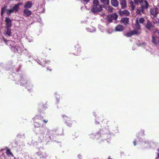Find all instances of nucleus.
Wrapping results in <instances>:
<instances>
[{
	"label": "nucleus",
	"mask_w": 159,
	"mask_h": 159,
	"mask_svg": "<svg viewBox=\"0 0 159 159\" xmlns=\"http://www.w3.org/2000/svg\"><path fill=\"white\" fill-rule=\"evenodd\" d=\"M21 80H22V81H23V80H24V79H22Z\"/></svg>",
	"instance_id": "44"
},
{
	"label": "nucleus",
	"mask_w": 159,
	"mask_h": 159,
	"mask_svg": "<svg viewBox=\"0 0 159 159\" xmlns=\"http://www.w3.org/2000/svg\"><path fill=\"white\" fill-rule=\"evenodd\" d=\"M139 33L140 32H139L137 30H133L132 31L126 33L125 34V35L127 37H131L134 35H139Z\"/></svg>",
	"instance_id": "8"
},
{
	"label": "nucleus",
	"mask_w": 159,
	"mask_h": 159,
	"mask_svg": "<svg viewBox=\"0 0 159 159\" xmlns=\"http://www.w3.org/2000/svg\"><path fill=\"white\" fill-rule=\"evenodd\" d=\"M47 134L48 135L47 138H46V137H43V139L46 141H48L49 139H51V136H50V135L52 137H55L57 135V134L56 130H48L47 131Z\"/></svg>",
	"instance_id": "5"
},
{
	"label": "nucleus",
	"mask_w": 159,
	"mask_h": 159,
	"mask_svg": "<svg viewBox=\"0 0 159 159\" xmlns=\"http://www.w3.org/2000/svg\"><path fill=\"white\" fill-rule=\"evenodd\" d=\"M133 143L134 146L136 145V141H134L133 142Z\"/></svg>",
	"instance_id": "34"
},
{
	"label": "nucleus",
	"mask_w": 159,
	"mask_h": 159,
	"mask_svg": "<svg viewBox=\"0 0 159 159\" xmlns=\"http://www.w3.org/2000/svg\"><path fill=\"white\" fill-rule=\"evenodd\" d=\"M47 70H49L50 71H51L52 70L51 69H50L49 68H47Z\"/></svg>",
	"instance_id": "37"
},
{
	"label": "nucleus",
	"mask_w": 159,
	"mask_h": 159,
	"mask_svg": "<svg viewBox=\"0 0 159 159\" xmlns=\"http://www.w3.org/2000/svg\"><path fill=\"white\" fill-rule=\"evenodd\" d=\"M118 16L117 14L114 13L112 14L107 15V20L109 23H111L112 22L113 20H116L118 18Z\"/></svg>",
	"instance_id": "6"
},
{
	"label": "nucleus",
	"mask_w": 159,
	"mask_h": 159,
	"mask_svg": "<svg viewBox=\"0 0 159 159\" xmlns=\"http://www.w3.org/2000/svg\"><path fill=\"white\" fill-rule=\"evenodd\" d=\"M135 25L136 30H137L139 32H140L139 34H140L141 33V26L139 23V22L137 20L136 21V23Z\"/></svg>",
	"instance_id": "13"
},
{
	"label": "nucleus",
	"mask_w": 159,
	"mask_h": 159,
	"mask_svg": "<svg viewBox=\"0 0 159 159\" xmlns=\"http://www.w3.org/2000/svg\"><path fill=\"white\" fill-rule=\"evenodd\" d=\"M47 108V107H46L45 108H44V109H46V108Z\"/></svg>",
	"instance_id": "43"
},
{
	"label": "nucleus",
	"mask_w": 159,
	"mask_h": 159,
	"mask_svg": "<svg viewBox=\"0 0 159 159\" xmlns=\"http://www.w3.org/2000/svg\"><path fill=\"white\" fill-rule=\"evenodd\" d=\"M150 14L154 17H156L157 15L159 13V10L157 7L151 8L149 10Z\"/></svg>",
	"instance_id": "7"
},
{
	"label": "nucleus",
	"mask_w": 159,
	"mask_h": 159,
	"mask_svg": "<svg viewBox=\"0 0 159 159\" xmlns=\"http://www.w3.org/2000/svg\"><path fill=\"white\" fill-rule=\"evenodd\" d=\"M40 62V64H41V65L44 66H46V64L47 63V61H46L44 59H42Z\"/></svg>",
	"instance_id": "25"
},
{
	"label": "nucleus",
	"mask_w": 159,
	"mask_h": 159,
	"mask_svg": "<svg viewBox=\"0 0 159 159\" xmlns=\"http://www.w3.org/2000/svg\"><path fill=\"white\" fill-rule=\"evenodd\" d=\"M122 14L126 16H129L130 15L129 12L127 10H125L122 11Z\"/></svg>",
	"instance_id": "27"
},
{
	"label": "nucleus",
	"mask_w": 159,
	"mask_h": 159,
	"mask_svg": "<svg viewBox=\"0 0 159 159\" xmlns=\"http://www.w3.org/2000/svg\"><path fill=\"white\" fill-rule=\"evenodd\" d=\"M6 154L7 155V156L10 157L11 156L13 157V155L11 152V151L10 150L8 149V148L7 147L6 148Z\"/></svg>",
	"instance_id": "23"
},
{
	"label": "nucleus",
	"mask_w": 159,
	"mask_h": 159,
	"mask_svg": "<svg viewBox=\"0 0 159 159\" xmlns=\"http://www.w3.org/2000/svg\"><path fill=\"white\" fill-rule=\"evenodd\" d=\"M124 30V27L122 25H117L116 28V30L118 31H122Z\"/></svg>",
	"instance_id": "22"
},
{
	"label": "nucleus",
	"mask_w": 159,
	"mask_h": 159,
	"mask_svg": "<svg viewBox=\"0 0 159 159\" xmlns=\"http://www.w3.org/2000/svg\"><path fill=\"white\" fill-rule=\"evenodd\" d=\"M129 4H130V5H132V4H134V2L133 1H131L129 2Z\"/></svg>",
	"instance_id": "35"
},
{
	"label": "nucleus",
	"mask_w": 159,
	"mask_h": 159,
	"mask_svg": "<svg viewBox=\"0 0 159 159\" xmlns=\"http://www.w3.org/2000/svg\"><path fill=\"white\" fill-rule=\"evenodd\" d=\"M135 4L137 5L141 4V7H137L136 13L137 14L141 15V12L144 13V9H147L149 7V3L146 0H134Z\"/></svg>",
	"instance_id": "1"
},
{
	"label": "nucleus",
	"mask_w": 159,
	"mask_h": 159,
	"mask_svg": "<svg viewBox=\"0 0 159 159\" xmlns=\"http://www.w3.org/2000/svg\"><path fill=\"white\" fill-rule=\"evenodd\" d=\"M75 50H77V52H74V54L75 55H79L81 51L80 47L79 46L77 45V47H75Z\"/></svg>",
	"instance_id": "21"
},
{
	"label": "nucleus",
	"mask_w": 159,
	"mask_h": 159,
	"mask_svg": "<svg viewBox=\"0 0 159 159\" xmlns=\"http://www.w3.org/2000/svg\"><path fill=\"white\" fill-rule=\"evenodd\" d=\"M11 49L12 51L15 53H19L20 52V51H19V49H20V47H19L11 46Z\"/></svg>",
	"instance_id": "12"
},
{
	"label": "nucleus",
	"mask_w": 159,
	"mask_h": 159,
	"mask_svg": "<svg viewBox=\"0 0 159 159\" xmlns=\"http://www.w3.org/2000/svg\"><path fill=\"white\" fill-rule=\"evenodd\" d=\"M157 37L154 35H153L152 36V42L156 45H157L158 44H159V40H157Z\"/></svg>",
	"instance_id": "16"
},
{
	"label": "nucleus",
	"mask_w": 159,
	"mask_h": 159,
	"mask_svg": "<svg viewBox=\"0 0 159 159\" xmlns=\"http://www.w3.org/2000/svg\"><path fill=\"white\" fill-rule=\"evenodd\" d=\"M6 30L4 31V34L7 37H10L11 35V30L10 28H6Z\"/></svg>",
	"instance_id": "14"
},
{
	"label": "nucleus",
	"mask_w": 159,
	"mask_h": 159,
	"mask_svg": "<svg viewBox=\"0 0 159 159\" xmlns=\"http://www.w3.org/2000/svg\"><path fill=\"white\" fill-rule=\"evenodd\" d=\"M121 22L123 23L125 25H126L129 23V18H122L121 19Z\"/></svg>",
	"instance_id": "19"
},
{
	"label": "nucleus",
	"mask_w": 159,
	"mask_h": 159,
	"mask_svg": "<svg viewBox=\"0 0 159 159\" xmlns=\"http://www.w3.org/2000/svg\"><path fill=\"white\" fill-rule=\"evenodd\" d=\"M95 120V122L97 124H98L100 121L102 122L103 121V117L102 116H100L99 117L97 118Z\"/></svg>",
	"instance_id": "24"
},
{
	"label": "nucleus",
	"mask_w": 159,
	"mask_h": 159,
	"mask_svg": "<svg viewBox=\"0 0 159 159\" xmlns=\"http://www.w3.org/2000/svg\"><path fill=\"white\" fill-rule=\"evenodd\" d=\"M32 6V3L31 1H29L25 4L24 7L26 9L30 8Z\"/></svg>",
	"instance_id": "18"
},
{
	"label": "nucleus",
	"mask_w": 159,
	"mask_h": 159,
	"mask_svg": "<svg viewBox=\"0 0 159 159\" xmlns=\"http://www.w3.org/2000/svg\"><path fill=\"white\" fill-rule=\"evenodd\" d=\"M96 112H95L94 113V115L95 116L96 115V114H95Z\"/></svg>",
	"instance_id": "40"
},
{
	"label": "nucleus",
	"mask_w": 159,
	"mask_h": 159,
	"mask_svg": "<svg viewBox=\"0 0 159 159\" xmlns=\"http://www.w3.org/2000/svg\"><path fill=\"white\" fill-rule=\"evenodd\" d=\"M157 157H159V153H157Z\"/></svg>",
	"instance_id": "39"
},
{
	"label": "nucleus",
	"mask_w": 159,
	"mask_h": 159,
	"mask_svg": "<svg viewBox=\"0 0 159 159\" xmlns=\"http://www.w3.org/2000/svg\"><path fill=\"white\" fill-rule=\"evenodd\" d=\"M157 19L158 20V21L157 22V23L159 24V17L158 18H157Z\"/></svg>",
	"instance_id": "38"
},
{
	"label": "nucleus",
	"mask_w": 159,
	"mask_h": 159,
	"mask_svg": "<svg viewBox=\"0 0 159 159\" xmlns=\"http://www.w3.org/2000/svg\"><path fill=\"white\" fill-rule=\"evenodd\" d=\"M32 11L28 9H25L23 11L24 15L26 17L30 16L32 14Z\"/></svg>",
	"instance_id": "15"
},
{
	"label": "nucleus",
	"mask_w": 159,
	"mask_h": 159,
	"mask_svg": "<svg viewBox=\"0 0 159 159\" xmlns=\"http://www.w3.org/2000/svg\"><path fill=\"white\" fill-rule=\"evenodd\" d=\"M2 40L4 43L7 45V42L9 41V40L6 39L3 37H2Z\"/></svg>",
	"instance_id": "30"
},
{
	"label": "nucleus",
	"mask_w": 159,
	"mask_h": 159,
	"mask_svg": "<svg viewBox=\"0 0 159 159\" xmlns=\"http://www.w3.org/2000/svg\"><path fill=\"white\" fill-rule=\"evenodd\" d=\"M113 8L111 7H108V11L109 12H112L113 11Z\"/></svg>",
	"instance_id": "31"
},
{
	"label": "nucleus",
	"mask_w": 159,
	"mask_h": 159,
	"mask_svg": "<svg viewBox=\"0 0 159 159\" xmlns=\"http://www.w3.org/2000/svg\"><path fill=\"white\" fill-rule=\"evenodd\" d=\"M83 1L84 2H86V3L88 2H89V1L90 0H83Z\"/></svg>",
	"instance_id": "36"
},
{
	"label": "nucleus",
	"mask_w": 159,
	"mask_h": 159,
	"mask_svg": "<svg viewBox=\"0 0 159 159\" xmlns=\"http://www.w3.org/2000/svg\"><path fill=\"white\" fill-rule=\"evenodd\" d=\"M43 122H44L45 124H46V123L48 122V120H43Z\"/></svg>",
	"instance_id": "33"
},
{
	"label": "nucleus",
	"mask_w": 159,
	"mask_h": 159,
	"mask_svg": "<svg viewBox=\"0 0 159 159\" xmlns=\"http://www.w3.org/2000/svg\"><path fill=\"white\" fill-rule=\"evenodd\" d=\"M21 5V3H18L17 4H15L10 9H8L7 10V13L8 15H10L11 13L17 12L20 9V6Z\"/></svg>",
	"instance_id": "4"
},
{
	"label": "nucleus",
	"mask_w": 159,
	"mask_h": 159,
	"mask_svg": "<svg viewBox=\"0 0 159 159\" xmlns=\"http://www.w3.org/2000/svg\"><path fill=\"white\" fill-rule=\"evenodd\" d=\"M157 33L159 34V32H158Z\"/></svg>",
	"instance_id": "42"
},
{
	"label": "nucleus",
	"mask_w": 159,
	"mask_h": 159,
	"mask_svg": "<svg viewBox=\"0 0 159 159\" xmlns=\"http://www.w3.org/2000/svg\"><path fill=\"white\" fill-rule=\"evenodd\" d=\"M104 4H108L109 0H100Z\"/></svg>",
	"instance_id": "28"
},
{
	"label": "nucleus",
	"mask_w": 159,
	"mask_h": 159,
	"mask_svg": "<svg viewBox=\"0 0 159 159\" xmlns=\"http://www.w3.org/2000/svg\"><path fill=\"white\" fill-rule=\"evenodd\" d=\"M111 5L114 7H117L119 5V2L117 0H111Z\"/></svg>",
	"instance_id": "20"
},
{
	"label": "nucleus",
	"mask_w": 159,
	"mask_h": 159,
	"mask_svg": "<svg viewBox=\"0 0 159 159\" xmlns=\"http://www.w3.org/2000/svg\"><path fill=\"white\" fill-rule=\"evenodd\" d=\"M6 22V28H11L12 26V21L11 20L9 17H6L5 18Z\"/></svg>",
	"instance_id": "9"
},
{
	"label": "nucleus",
	"mask_w": 159,
	"mask_h": 159,
	"mask_svg": "<svg viewBox=\"0 0 159 159\" xmlns=\"http://www.w3.org/2000/svg\"><path fill=\"white\" fill-rule=\"evenodd\" d=\"M62 118L64 119L65 123L66 125L70 127H71L73 125H75L77 124V122L75 120H72L71 119L65 115H62Z\"/></svg>",
	"instance_id": "3"
},
{
	"label": "nucleus",
	"mask_w": 159,
	"mask_h": 159,
	"mask_svg": "<svg viewBox=\"0 0 159 159\" xmlns=\"http://www.w3.org/2000/svg\"><path fill=\"white\" fill-rule=\"evenodd\" d=\"M99 1L98 0H94L93 6L91 9V11L95 13L101 11L102 9V7L101 5H99Z\"/></svg>",
	"instance_id": "2"
},
{
	"label": "nucleus",
	"mask_w": 159,
	"mask_h": 159,
	"mask_svg": "<svg viewBox=\"0 0 159 159\" xmlns=\"http://www.w3.org/2000/svg\"><path fill=\"white\" fill-rule=\"evenodd\" d=\"M145 27L147 30L151 31L153 26L152 22L149 20H148L145 25Z\"/></svg>",
	"instance_id": "10"
},
{
	"label": "nucleus",
	"mask_w": 159,
	"mask_h": 159,
	"mask_svg": "<svg viewBox=\"0 0 159 159\" xmlns=\"http://www.w3.org/2000/svg\"><path fill=\"white\" fill-rule=\"evenodd\" d=\"M107 159H112V158H109Z\"/></svg>",
	"instance_id": "41"
},
{
	"label": "nucleus",
	"mask_w": 159,
	"mask_h": 159,
	"mask_svg": "<svg viewBox=\"0 0 159 159\" xmlns=\"http://www.w3.org/2000/svg\"><path fill=\"white\" fill-rule=\"evenodd\" d=\"M130 6L131 7L132 11H134L135 8V5H134V4H133L131 5H130Z\"/></svg>",
	"instance_id": "32"
},
{
	"label": "nucleus",
	"mask_w": 159,
	"mask_h": 159,
	"mask_svg": "<svg viewBox=\"0 0 159 159\" xmlns=\"http://www.w3.org/2000/svg\"><path fill=\"white\" fill-rule=\"evenodd\" d=\"M121 8L122 9L126 8L127 7L126 2L125 0H120Z\"/></svg>",
	"instance_id": "17"
},
{
	"label": "nucleus",
	"mask_w": 159,
	"mask_h": 159,
	"mask_svg": "<svg viewBox=\"0 0 159 159\" xmlns=\"http://www.w3.org/2000/svg\"><path fill=\"white\" fill-rule=\"evenodd\" d=\"M158 151L159 152V148L158 149Z\"/></svg>",
	"instance_id": "45"
},
{
	"label": "nucleus",
	"mask_w": 159,
	"mask_h": 159,
	"mask_svg": "<svg viewBox=\"0 0 159 159\" xmlns=\"http://www.w3.org/2000/svg\"><path fill=\"white\" fill-rule=\"evenodd\" d=\"M145 20L144 18L142 17L140 18L139 19V23H140L141 24H143Z\"/></svg>",
	"instance_id": "29"
},
{
	"label": "nucleus",
	"mask_w": 159,
	"mask_h": 159,
	"mask_svg": "<svg viewBox=\"0 0 159 159\" xmlns=\"http://www.w3.org/2000/svg\"><path fill=\"white\" fill-rule=\"evenodd\" d=\"M7 7L6 6H4L3 7H2L1 8V16H2L3 15V14L6 11H7Z\"/></svg>",
	"instance_id": "26"
},
{
	"label": "nucleus",
	"mask_w": 159,
	"mask_h": 159,
	"mask_svg": "<svg viewBox=\"0 0 159 159\" xmlns=\"http://www.w3.org/2000/svg\"><path fill=\"white\" fill-rule=\"evenodd\" d=\"M39 116H36L33 119L35 123V125L36 126L38 127L41 125L40 122L39 120H41V119H39Z\"/></svg>",
	"instance_id": "11"
}]
</instances>
